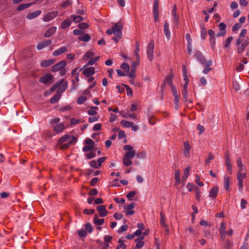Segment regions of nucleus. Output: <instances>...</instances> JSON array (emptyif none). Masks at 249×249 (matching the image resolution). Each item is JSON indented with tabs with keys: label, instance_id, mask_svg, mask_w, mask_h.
I'll return each instance as SVG.
<instances>
[{
	"label": "nucleus",
	"instance_id": "36",
	"mask_svg": "<svg viewBox=\"0 0 249 249\" xmlns=\"http://www.w3.org/2000/svg\"><path fill=\"white\" fill-rule=\"evenodd\" d=\"M71 24V21L70 19L64 20L61 23V28L64 29L69 27Z\"/></svg>",
	"mask_w": 249,
	"mask_h": 249
},
{
	"label": "nucleus",
	"instance_id": "41",
	"mask_svg": "<svg viewBox=\"0 0 249 249\" xmlns=\"http://www.w3.org/2000/svg\"><path fill=\"white\" fill-rule=\"evenodd\" d=\"M124 164L126 166H129L132 164L131 159L124 156L123 160Z\"/></svg>",
	"mask_w": 249,
	"mask_h": 249
},
{
	"label": "nucleus",
	"instance_id": "50",
	"mask_svg": "<svg viewBox=\"0 0 249 249\" xmlns=\"http://www.w3.org/2000/svg\"><path fill=\"white\" fill-rule=\"evenodd\" d=\"M214 158V156H213V155L211 152L209 153L208 157H207V158L206 159V160H205L206 163L207 164L209 163L210 162V161L211 160H213Z\"/></svg>",
	"mask_w": 249,
	"mask_h": 249
},
{
	"label": "nucleus",
	"instance_id": "38",
	"mask_svg": "<svg viewBox=\"0 0 249 249\" xmlns=\"http://www.w3.org/2000/svg\"><path fill=\"white\" fill-rule=\"evenodd\" d=\"M135 63V62H133L131 71L128 74L129 76L131 78H134L135 77L136 67L134 66Z\"/></svg>",
	"mask_w": 249,
	"mask_h": 249
},
{
	"label": "nucleus",
	"instance_id": "47",
	"mask_svg": "<svg viewBox=\"0 0 249 249\" xmlns=\"http://www.w3.org/2000/svg\"><path fill=\"white\" fill-rule=\"evenodd\" d=\"M119 245L116 247V249H125L126 246L124 244V241L119 239L118 241Z\"/></svg>",
	"mask_w": 249,
	"mask_h": 249
},
{
	"label": "nucleus",
	"instance_id": "21",
	"mask_svg": "<svg viewBox=\"0 0 249 249\" xmlns=\"http://www.w3.org/2000/svg\"><path fill=\"white\" fill-rule=\"evenodd\" d=\"M41 13V11L40 10H37L28 14L26 16V18L28 19H32L38 16Z\"/></svg>",
	"mask_w": 249,
	"mask_h": 249
},
{
	"label": "nucleus",
	"instance_id": "3",
	"mask_svg": "<svg viewBox=\"0 0 249 249\" xmlns=\"http://www.w3.org/2000/svg\"><path fill=\"white\" fill-rule=\"evenodd\" d=\"M154 48V41L151 39L150 40L147 47V55L150 61L153 59V51Z\"/></svg>",
	"mask_w": 249,
	"mask_h": 249
},
{
	"label": "nucleus",
	"instance_id": "39",
	"mask_svg": "<svg viewBox=\"0 0 249 249\" xmlns=\"http://www.w3.org/2000/svg\"><path fill=\"white\" fill-rule=\"evenodd\" d=\"M247 31L245 29H243L241 30V33L239 34V37L237 39H245L246 38H249L248 36H246Z\"/></svg>",
	"mask_w": 249,
	"mask_h": 249
},
{
	"label": "nucleus",
	"instance_id": "22",
	"mask_svg": "<svg viewBox=\"0 0 249 249\" xmlns=\"http://www.w3.org/2000/svg\"><path fill=\"white\" fill-rule=\"evenodd\" d=\"M212 65V61L210 60H208V63L205 65H204L205 67V69L203 71V73L204 74H207L210 71H211L213 69L210 67Z\"/></svg>",
	"mask_w": 249,
	"mask_h": 249
},
{
	"label": "nucleus",
	"instance_id": "53",
	"mask_svg": "<svg viewBox=\"0 0 249 249\" xmlns=\"http://www.w3.org/2000/svg\"><path fill=\"white\" fill-rule=\"evenodd\" d=\"M153 12H159V0H154Z\"/></svg>",
	"mask_w": 249,
	"mask_h": 249
},
{
	"label": "nucleus",
	"instance_id": "29",
	"mask_svg": "<svg viewBox=\"0 0 249 249\" xmlns=\"http://www.w3.org/2000/svg\"><path fill=\"white\" fill-rule=\"evenodd\" d=\"M173 74H170L169 76H167L164 82L166 83L167 84L169 85L170 87L171 88L173 86H174L173 84Z\"/></svg>",
	"mask_w": 249,
	"mask_h": 249
},
{
	"label": "nucleus",
	"instance_id": "19",
	"mask_svg": "<svg viewBox=\"0 0 249 249\" xmlns=\"http://www.w3.org/2000/svg\"><path fill=\"white\" fill-rule=\"evenodd\" d=\"M65 128V126L64 125V124L63 123H59L58 124H56L53 127V130L56 132L57 133H60L63 131Z\"/></svg>",
	"mask_w": 249,
	"mask_h": 249
},
{
	"label": "nucleus",
	"instance_id": "27",
	"mask_svg": "<svg viewBox=\"0 0 249 249\" xmlns=\"http://www.w3.org/2000/svg\"><path fill=\"white\" fill-rule=\"evenodd\" d=\"M61 97V94L59 92H57L56 94L54 95L52 98L50 99V103L52 104H54L58 102Z\"/></svg>",
	"mask_w": 249,
	"mask_h": 249
},
{
	"label": "nucleus",
	"instance_id": "59",
	"mask_svg": "<svg viewBox=\"0 0 249 249\" xmlns=\"http://www.w3.org/2000/svg\"><path fill=\"white\" fill-rule=\"evenodd\" d=\"M89 165L91 167H93V168H96V169H97L99 167L98 163H97V162L93 160H91L90 163H89Z\"/></svg>",
	"mask_w": 249,
	"mask_h": 249
},
{
	"label": "nucleus",
	"instance_id": "46",
	"mask_svg": "<svg viewBox=\"0 0 249 249\" xmlns=\"http://www.w3.org/2000/svg\"><path fill=\"white\" fill-rule=\"evenodd\" d=\"M233 40V37L232 36H230L225 41H224V48H227L229 47L230 44H231V42Z\"/></svg>",
	"mask_w": 249,
	"mask_h": 249
},
{
	"label": "nucleus",
	"instance_id": "9",
	"mask_svg": "<svg viewBox=\"0 0 249 249\" xmlns=\"http://www.w3.org/2000/svg\"><path fill=\"white\" fill-rule=\"evenodd\" d=\"M58 11H53L47 13L43 18V20L45 21H49L53 19L58 15Z\"/></svg>",
	"mask_w": 249,
	"mask_h": 249
},
{
	"label": "nucleus",
	"instance_id": "5",
	"mask_svg": "<svg viewBox=\"0 0 249 249\" xmlns=\"http://www.w3.org/2000/svg\"><path fill=\"white\" fill-rule=\"evenodd\" d=\"M53 78V75L50 73H48L44 76H41L39 78V82L43 84H47L49 82H52Z\"/></svg>",
	"mask_w": 249,
	"mask_h": 249
},
{
	"label": "nucleus",
	"instance_id": "34",
	"mask_svg": "<svg viewBox=\"0 0 249 249\" xmlns=\"http://www.w3.org/2000/svg\"><path fill=\"white\" fill-rule=\"evenodd\" d=\"M224 187L228 190L230 184L231 183V178L229 177L225 176L224 178Z\"/></svg>",
	"mask_w": 249,
	"mask_h": 249
},
{
	"label": "nucleus",
	"instance_id": "17",
	"mask_svg": "<svg viewBox=\"0 0 249 249\" xmlns=\"http://www.w3.org/2000/svg\"><path fill=\"white\" fill-rule=\"evenodd\" d=\"M164 33L166 38L168 39H170L171 37V34L170 30L169 29V24L167 21H165L164 23V28H163Z\"/></svg>",
	"mask_w": 249,
	"mask_h": 249
},
{
	"label": "nucleus",
	"instance_id": "26",
	"mask_svg": "<svg viewBox=\"0 0 249 249\" xmlns=\"http://www.w3.org/2000/svg\"><path fill=\"white\" fill-rule=\"evenodd\" d=\"M237 166L238 168V171H244L245 167L242 164V159L240 157H239L237 160Z\"/></svg>",
	"mask_w": 249,
	"mask_h": 249
},
{
	"label": "nucleus",
	"instance_id": "54",
	"mask_svg": "<svg viewBox=\"0 0 249 249\" xmlns=\"http://www.w3.org/2000/svg\"><path fill=\"white\" fill-rule=\"evenodd\" d=\"M87 100V98L85 96H80L77 99V103L78 104L81 105L83 104Z\"/></svg>",
	"mask_w": 249,
	"mask_h": 249
},
{
	"label": "nucleus",
	"instance_id": "35",
	"mask_svg": "<svg viewBox=\"0 0 249 249\" xmlns=\"http://www.w3.org/2000/svg\"><path fill=\"white\" fill-rule=\"evenodd\" d=\"M182 94L183 97L184 101L185 102L189 101L190 103H192L193 101L191 99H188V91L186 89H183L182 91Z\"/></svg>",
	"mask_w": 249,
	"mask_h": 249
},
{
	"label": "nucleus",
	"instance_id": "14",
	"mask_svg": "<svg viewBox=\"0 0 249 249\" xmlns=\"http://www.w3.org/2000/svg\"><path fill=\"white\" fill-rule=\"evenodd\" d=\"M95 72L93 67H89L85 69L83 71V74L86 77H90Z\"/></svg>",
	"mask_w": 249,
	"mask_h": 249
},
{
	"label": "nucleus",
	"instance_id": "2",
	"mask_svg": "<svg viewBox=\"0 0 249 249\" xmlns=\"http://www.w3.org/2000/svg\"><path fill=\"white\" fill-rule=\"evenodd\" d=\"M123 28V22L121 21H119L116 23L113 26L112 29L114 31V35L118 37L119 39L122 38V30Z\"/></svg>",
	"mask_w": 249,
	"mask_h": 249
},
{
	"label": "nucleus",
	"instance_id": "60",
	"mask_svg": "<svg viewBox=\"0 0 249 249\" xmlns=\"http://www.w3.org/2000/svg\"><path fill=\"white\" fill-rule=\"evenodd\" d=\"M128 228V226L127 225H124L121 227V228L118 230V232H123L125 231Z\"/></svg>",
	"mask_w": 249,
	"mask_h": 249
},
{
	"label": "nucleus",
	"instance_id": "24",
	"mask_svg": "<svg viewBox=\"0 0 249 249\" xmlns=\"http://www.w3.org/2000/svg\"><path fill=\"white\" fill-rule=\"evenodd\" d=\"M69 139H71V136L69 134H65L64 136L59 139L58 143L59 144H62L64 142H67Z\"/></svg>",
	"mask_w": 249,
	"mask_h": 249
},
{
	"label": "nucleus",
	"instance_id": "61",
	"mask_svg": "<svg viewBox=\"0 0 249 249\" xmlns=\"http://www.w3.org/2000/svg\"><path fill=\"white\" fill-rule=\"evenodd\" d=\"M124 150H127V151H135L132 146L130 145H125L123 147Z\"/></svg>",
	"mask_w": 249,
	"mask_h": 249
},
{
	"label": "nucleus",
	"instance_id": "16",
	"mask_svg": "<svg viewBox=\"0 0 249 249\" xmlns=\"http://www.w3.org/2000/svg\"><path fill=\"white\" fill-rule=\"evenodd\" d=\"M56 30V27L55 26H52L48 29L44 34V36L46 37H49L52 36Z\"/></svg>",
	"mask_w": 249,
	"mask_h": 249
},
{
	"label": "nucleus",
	"instance_id": "33",
	"mask_svg": "<svg viewBox=\"0 0 249 249\" xmlns=\"http://www.w3.org/2000/svg\"><path fill=\"white\" fill-rule=\"evenodd\" d=\"M120 123L122 124V126L127 128L130 127L133 124V122L125 120H122Z\"/></svg>",
	"mask_w": 249,
	"mask_h": 249
},
{
	"label": "nucleus",
	"instance_id": "63",
	"mask_svg": "<svg viewBox=\"0 0 249 249\" xmlns=\"http://www.w3.org/2000/svg\"><path fill=\"white\" fill-rule=\"evenodd\" d=\"M241 27V25L239 23H235L232 27V31L235 32L238 30Z\"/></svg>",
	"mask_w": 249,
	"mask_h": 249
},
{
	"label": "nucleus",
	"instance_id": "30",
	"mask_svg": "<svg viewBox=\"0 0 249 249\" xmlns=\"http://www.w3.org/2000/svg\"><path fill=\"white\" fill-rule=\"evenodd\" d=\"M35 3V2H33V3H27L21 4L18 6V11L23 10L25 9H26V8L29 7L30 6L32 5Z\"/></svg>",
	"mask_w": 249,
	"mask_h": 249
},
{
	"label": "nucleus",
	"instance_id": "64",
	"mask_svg": "<svg viewBox=\"0 0 249 249\" xmlns=\"http://www.w3.org/2000/svg\"><path fill=\"white\" fill-rule=\"evenodd\" d=\"M88 26L89 25L86 22L80 23L78 24V27L82 29H85L87 28Z\"/></svg>",
	"mask_w": 249,
	"mask_h": 249
},
{
	"label": "nucleus",
	"instance_id": "20",
	"mask_svg": "<svg viewBox=\"0 0 249 249\" xmlns=\"http://www.w3.org/2000/svg\"><path fill=\"white\" fill-rule=\"evenodd\" d=\"M67 50V48L66 46L61 47L59 49L54 51L53 53V56H58L65 53Z\"/></svg>",
	"mask_w": 249,
	"mask_h": 249
},
{
	"label": "nucleus",
	"instance_id": "12",
	"mask_svg": "<svg viewBox=\"0 0 249 249\" xmlns=\"http://www.w3.org/2000/svg\"><path fill=\"white\" fill-rule=\"evenodd\" d=\"M97 210L101 217H105L108 213L105 205H99L97 207Z\"/></svg>",
	"mask_w": 249,
	"mask_h": 249
},
{
	"label": "nucleus",
	"instance_id": "8",
	"mask_svg": "<svg viewBox=\"0 0 249 249\" xmlns=\"http://www.w3.org/2000/svg\"><path fill=\"white\" fill-rule=\"evenodd\" d=\"M195 57L203 66L207 64L208 61L204 56L199 52H196L195 54Z\"/></svg>",
	"mask_w": 249,
	"mask_h": 249
},
{
	"label": "nucleus",
	"instance_id": "11",
	"mask_svg": "<svg viewBox=\"0 0 249 249\" xmlns=\"http://www.w3.org/2000/svg\"><path fill=\"white\" fill-rule=\"evenodd\" d=\"M77 141V139L76 137L71 136V139L70 141L66 143L61 144V148L62 149H66L68 148L71 145L74 144Z\"/></svg>",
	"mask_w": 249,
	"mask_h": 249
},
{
	"label": "nucleus",
	"instance_id": "42",
	"mask_svg": "<svg viewBox=\"0 0 249 249\" xmlns=\"http://www.w3.org/2000/svg\"><path fill=\"white\" fill-rule=\"evenodd\" d=\"M71 18L75 22H79L83 20V18L79 15L76 16L73 15L71 16Z\"/></svg>",
	"mask_w": 249,
	"mask_h": 249
},
{
	"label": "nucleus",
	"instance_id": "31",
	"mask_svg": "<svg viewBox=\"0 0 249 249\" xmlns=\"http://www.w3.org/2000/svg\"><path fill=\"white\" fill-rule=\"evenodd\" d=\"M191 169V166H188L184 170V175L182 177V179L185 181L189 175V171Z\"/></svg>",
	"mask_w": 249,
	"mask_h": 249
},
{
	"label": "nucleus",
	"instance_id": "15",
	"mask_svg": "<svg viewBox=\"0 0 249 249\" xmlns=\"http://www.w3.org/2000/svg\"><path fill=\"white\" fill-rule=\"evenodd\" d=\"M55 61L54 59H50L46 60H43L41 62L40 65L43 68L48 67L53 64Z\"/></svg>",
	"mask_w": 249,
	"mask_h": 249
},
{
	"label": "nucleus",
	"instance_id": "7",
	"mask_svg": "<svg viewBox=\"0 0 249 249\" xmlns=\"http://www.w3.org/2000/svg\"><path fill=\"white\" fill-rule=\"evenodd\" d=\"M66 65V62L64 60L61 61L52 67V71L53 72H56L62 70Z\"/></svg>",
	"mask_w": 249,
	"mask_h": 249
},
{
	"label": "nucleus",
	"instance_id": "52",
	"mask_svg": "<svg viewBox=\"0 0 249 249\" xmlns=\"http://www.w3.org/2000/svg\"><path fill=\"white\" fill-rule=\"evenodd\" d=\"M140 51V46H139V42L138 41H137L135 43V55L136 56L138 57L139 54V52Z\"/></svg>",
	"mask_w": 249,
	"mask_h": 249
},
{
	"label": "nucleus",
	"instance_id": "48",
	"mask_svg": "<svg viewBox=\"0 0 249 249\" xmlns=\"http://www.w3.org/2000/svg\"><path fill=\"white\" fill-rule=\"evenodd\" d=\"M136 155V151H127L126 152L124 155V157L132 159L133 158L135 155Z\"/></svg>",
	"mask_w": 249,
	"mask_h": 249
},
{
	"label": "nucleus",
	"instance_id": "56",
	"mask_svg": "<svg viewBox=\"0 0 249 249\" xmlns=\"http://www.w3.org/2000/svg\"><path fill=\"white\" fill-rule=\"evenodd\" d=\"M135 203H131L129 205H127L124 207V209L125 210H132V209L135 207Z\"/></svg>",
	"mask_w": 249,
	"mask_h": 249
},
{
	"label": "nucleus",
	"instance_id": "51",
	"mask_svg": "<svg viewBox=\"0 0 249 249\" xmlns=\"http://www.w3.org/2000/svg\"><path fill=\"white\" fill-rule=\"evenodd\" d=\"M85 230L87 232H88L89 233H91L92 232V227L90 223H87L85 225Z\"/></svg>",
	"mask_w": 249,
	"mask_h": 249
},
{
	"label": "nucleus",
	"instance_id": "37",
	"mask_svg": "<svg viewBox=\"0 0 249 249\" xmlns=\"http://www.w3.org/2000/svg\"><path fill=\"white\" fill-rule=\"evenodd\" d=\"M246 178V174L244 171H238L237 174V180H243Z\"/></svg>",
	"mask_w": 249,
	"mask_h": 249
},
{
	"label": "nucleus",
	"instance_id": "10",
	"mask_svg": "<svg viewBox=\"0 0 249 249\" xmlns=\"http://www.w3.org/2000/svg\"><path fill=\"white\" fill-rule=\"evenodd\" d=\"M218 27L219 28V32L216 34V36L217 37L224 36L226 33V25L224 23L221 22L219 23Z\"/></svg>",
	"mask_w": 249,
	"mask_h": 249
},
{
	"label": "nucleus",
	"instance_id": "4",
	"mask_svg": "<svg viewBox=\"0 0 249 249\" xmlns=\"http://www.w3.org/2000/svg\"><path fill=\"white\" fill-rule=\"evenodd\" d=\"M85 143L87 144V145L85 146L83 148V150L84 152H87L90 151L92 149L94 148L95 142L90 139L88 138L85 141Z\"/></svg>",
	"mask_w": 249,
	"mask_h": 249
},
{
	"label": "nucleus",
	"instance_id": "18",
	"mask_svg": "<svg viewBox=\"0 0 249 249\" xmlns=\"http://www.w3.org/2000/svg\"><path fill=\"white\" fill-rule=\"evenodd\" d=\"M51 42L52 41L51 40H46L45 41H42L37 45L36 48L38 50H42L44 48L50 45Z\"/></svg>",
	"mask_w": 249,
	"mask_h": 249
},
{
	"label": "nucleus",
	"instance_id": "28",
	"mask_svg": "<svg viewBox=\"0 0 249 249\" xmlns=\"http://www.w3.org/2000/svg\"><path fill=\"white\" fill-rule=\"evenodd\" d=\"M184 144L185 147L183 150V153L185 156L187 157L190 153L191 146L187 142H185Z\"/></svg>",
	"mask_w": 249,
	"mask_h": 249
},
{
	"label": "nucleus",
	"instance_id": "40",
	"mask_svg": "<svg viewBox=\"0 0 249 249\" xmlns=\"http://www.w3.org/2000/svg\"><path fill=\"white\" fill-rule=\"evenodd\" d=\"M175 178L176 179V182L175 183V185L177 186L179 184L180 179V171L179 170H176L175 173Z\"/></svg>",
	"mask_w": 249,
	"mask_h": 249
},
{
	"label": "nucleus",
	"instance_id": "49",
	"mask_svg": "<svg viewBox=\"0 0 249 249\" xmlns=\"http://www.w3.org/2000/svg\"><path fill=\"white\" fill-rule=\"evenodd\" d=\"M195 193H196V199L197 200H199L200 198V193H201L200 189L198 187H196L195 189Z\"/></svg>",
	"mask_w": 249,
	"mask_h": 249
},
{
	"label": "nucleus",
	"instance_id": "32",
	"mask_svg": "<svg viewBox=\"0 0 249 249\" xmlns=\"http://www.w3.org/2000/svg\"><path fill=\"white\" fill-rule=\"evenodd\" d=\"M78 39L84 42H88L90 39V36L89 34H86L83 36H79Z\"/></svg>",
	"mask_w": 249,
	"mask_h": 249
},
{
	"label": "nucleus",
	"instance_id": "1",
	"mask_svg": "<svg viewBox=\"0 0 249 249\" xmlns=\"http://www.w3.org/2000/svg\"><path fill=\"white\" fill-rule=\"evenodd\" d=\"M235 42L237 47V53H241L244 52L246 47L249 44V38H246L245 39H236Z\"/></svg>",
	"mask_w": 249,
	"mask_h": 249
},
{
	"label": "nucleus",
	"instance_id": "44",
	"mask_svg": "<svg viewBox=\"0 0 249 249\" xmlns=\"http://www.w3.org/2000/svg\"><path fill=\"white\" fill-rule=\"evenodd\" d=\"M94 55V53L93 52L89 51L83 56V59H90L92 58Z\"/></svg>",
	"mask_w": 249,
	"mask_h": 249
},
{
	"label": "nucleus",
	"instance_id": "57",
	"mask_svg": "<svg viewBox=\"0 0 249 249\" xmlns=\"http://www.w3.org/2000/svg\"><path fill=\"white\" fill-rule=\"evenodd\" d=\"M121 69H123L124 71H128L129 70V65L125 63H123L121 65Z\"/></svg>",
	"mask_w": 249,
	"mask_h": 249
},
{
	"label": "nucleus",
	"instance_id": "58",
	"mask_svg": "<svg viewBox=\"0 0 249 249\" xmlns=\"http://www.w3.org/2000/svg\"><path fill=\"white\" fill-rule=\"evenodd\" d=\"M95 210L94 209H84L83 213L85 214H92L94 213Z\"/></svg>",
	"mask_w": 249,
	"mask_h": 249
},
{
	"label": "nucleus",
	"instance_id": "62",
	"mask_svg": "<svg viewBox=\"0 0 249 249\" xmlns=\"http://www.w3.org/2000/svg\"><path fill=\"white\" fill-rule=\"evenodd\" d=\"M232 245L229 240H226L224 244V247L226 249H230Z\"/></svg>",
	"mask_w": 249,
	"mask_h": 249
},
{
	"label": "nucleus",
	"instance_id": "13",
	"mask_svg": "<svg viewBox=\"0 0 249 249\" xmlns=\"http://www.w3.org/2000/svg\"><path fill=\"white\" fill-rule=\"evenodd\" d=\"M225 162L230 174H232V165L230 162V154L228 152L225 154Z\"/></svg>",
	"mask_w": 249,
	"mask_h": 249
},
{
	"label": "nucleus",
	"instance_id": "43",
	"mask_svg": "<svg viewBox=\"0 0 249 249\" xmlns=\"http://www.w3.org/2000/svg\"><path fill=\"white\" fill-rule=\"evenodd\" d=\"M207 36V30L204 25L201 26V36L202 39H205Z\"/></svg>",
	"mask_w": 249,
	"mask_h": 249
},
{
	"label": "nucleus",
	"instance_id": "45",
	"mask_svg": "<svg viewBox=\"0 0 249 249\" xmlns=\"http://www.w3.org/2000/svg\"><path fill=\"white\" fill-rule=\"evenodd\" d=\"M142 239L138 238L135 239V242H137L136 248H141L144 245V242L142 241Z\"/></svg>",
	"mask_w": 249,
	"mask_h": 249
},
{
	"label": "nucleus",
	"instance_id": "55",
	"mask_svg": "<svg viewBox=\"0 0 249 249\" xmlns=\"http://www.w3.org/2000/svg\"><path fill=\"white\" fill-rule=\"evenodd\" d=\"M63 81V79H62L61 81H59L57 83L55 84L53 86V87L51 88V90L52 91H53L55 89H56L60 85L62 84V83Z\"/></svg>",
	"mask_w": 249,
	"mask_h": 249
},
{
	"label": "nucleus",
	"instance_id": "25",
	"mask_svg": "<svg viewBox=\"0 0 249 249\" xmlns=\"http://www.w3.org/2000/svg\"><path fill=\"white\" fill-rule=\"evenodd\" d=\"M97 214H95L93 219L94 223L97 226H101L104 223V219H98Z\"/></svg>",
	"mask_w": 249,
	"mask_h": 249
},
{
	"label": "nucleus",
	"instance_id": "6",
	"mask_svg": "<svg viewBox=\"0 0 249 249\" xmlns=\"http://www.w3.org/2000/svg\"><path fill=\"white\" fill-rule=\"evenodd\" d=\"M160 223L162 226L164 228L165 231L167 234L169 232V229L167 224L165 222V216L162 212L160 213Z\"/></svg>",
	"mask_w": 249,
	"mask_h": 249
},
{
	"label": "nucleus",
	"instance_id": "23",
	"mask_svg": "<svg viewBox=\"0 0 249 249\" xmlns=\"http://www.w3.org/2000/svg\"><path fill=\"white\" fill-rule=\"evenodd\" d=\"M218 188L217 186L214 187L211 189L209 192V197L213 198H215L217 195Z\"/></svg>",
	"mask_w": 249,
	"mask_h": 249
}]
</instances>
